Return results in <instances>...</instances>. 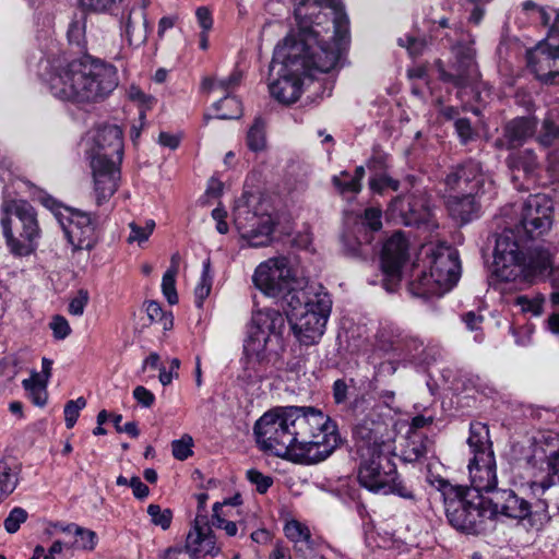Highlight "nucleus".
Here are the masks:
<instances>
[{
  "label": "nucleus",
  "instance_id": "1",
  "mask_svg": "<svg viewBox=\"0 0 559 559\" xmlns=\"http://www.w3.org/2000/svg\"><path fill=\"white\" fill-rule=\"evenodd\" d=\"M298 31L274 49L272 70L278 79L270 93L284 104L301 95L302 79L333 70L348 40V17L340 0H296Z\"/></svg>",
  "mask_w": 559,
  "mask_h": 559
},
{
  "label": "nucleus",
  "instance_id": "2",
  "mask_svg": "<svg viewBox=\"0 0 559 559\" xmlns=\"http://www.w3.org/2000/svg\"><path fill=\"white\" fill-rule=\"evenodd\" d=\"M258 447L296 463L316 464L340 445L337 427L329 416L313 407H275L254 424Z\"/></svg>",
  "mask_w": 559,
  "mask_h": 559
},
{
  "label": "nucleus",
  "instance_id": "3",
  "mask_svg": "<svg viewBox=\"0 0 559 559\" xmlns=\"http://www.w3.org/2000/svg\"><path fill=\"white\" fill-rule=\"evenodd\" d=\"M46 82L57 99L86 106L108 98L117 88L119 76L116 67L98 59L59 58L49 63Z\"/></svg>",
  "mask_w": 559,
  "mask_h": 559
},
{
  "label": "nucleus",
  "instance_id": "4",
  "mask_svg": "<svg viewBox=\"0 0 559 559\" xmlns=\"http://www.w3.org/2000/svg\"><path fill=\"white\" fill-rule=\"evenodd\" d=\"M355 435L359 440V485L372 493L412 498L388 455L395 439L393 428L383 420H365L356 427Z\"/></svg>",
  "mask_w": 559,
  "mask_h": 559
},
{
  "label": "nucleus",
  "instance_id": "5",
  "mask_svg": "<svg viewBox=\"0 0 559 559\" xmlns=\"http://www.w3.org/2000/svg\"><path fill=\"white\" fill-rule=\"evenodd\" d=\"M508 460L513 472L527 469L531 479L526 485L532 495H544L559 484V433L538 430L531 437L513 442Z\"/></svg>",
  "mask_w": 559,
  "mask_h": 559
},
{
  "label": "nucleus",
  "instance_id": "6",
  "mask_svg": "<svg viewBox=\"0 0 559 559\" xmlns=\"http://www.w3.org/2000/svg\"><path fill=\"white\" fill-rule=\"evenodd\" d=\"M91 168L94 178L96 204L107 202L118 188L119 165L123 155L122 131L118 126H99L88 132Z\"/></svg>",
  "mask_w": 559,
  "mask_h": 559
},
{
  "label": "nucleus",
  "instance_id": "7",
  "mask_svg": "<svg viewBox=\"0 0 559 559\" xmlns=\"http://www.w3.org/2000/svg\"><path fill=\"white\" fill-rule=\"evenodd\" d=\"M332 300L321 286H308L287 300V320L290 329L305 346L321 340L331 313Z\"/></svg>",
  "mask_w": 559,
  "mask_h": 559
},
{
  "label": "nucleus",
  "instance_id": "8",
  "mask_svg": "<svg viewBox=\"0 0 559 559\" xmlns=\"http://www.w3.org/2000/svg\"><path fill=\"white\" fill-rule=\"evenodd\" d=\"M424 266L416 269L409 292L416 297L441 296L459 281L461 264L456 250L451 247H426Z\"/></svg>",
  "mask_w": 559,
  "mask_h": 559
},
{
  "label": "nucleus",
  "instance_id": "9",
  "mask_svg": "<svg viewBox=\"0 0 559 559\" xmlns=\"http://www.w3.org/2000/svg\"><path fill=\"white\" fill-rule=\"evenodd\" d=\"M439 489L444 496L447 518L456 530L477 534L483 530L485 521L492 519L487 498L481 493L466 490L463 486H453L445 480H440Z\"/></svg>",
  "mask_w": 559,
  "mask_h": 559
},
{
  "label": "nucleus",
  "instance_id": "10",
  "mask_svg": "<svg viewBox=\"0 0 559 559\" xmlns=\"http://www.w3.org/2000/svg\"><path fill=\"white\" fill-rule=\"evenodd\" d=\"M3 210L2 231L9 252L17 258L31 255L41 234L34 207L24 200H11Z\"/></svg>",
  "mask_w": 559,
  "mask_h": 559
},
{
  "label": "nucleus",
  "instance_id": "11",
  "mask_svg": "<svg viewBox=\"0 0 559 559\" xmlns=\"http://www.w3.org/2000/svg\"><path fill=\"white\" fill-rule=\"evenodd\" d=\"M253 284L264 295L282 297L286 301L292 295H298L296 290V272L286 257L270 258L261 262L252 276Z\"/></svg>",
  "mask_w": 559,
  "mask_h": 559
},
{
  "label": "nucleus",
  "instance_id": "12",
  "mask_svg": "<svg viewBox=\"0 0 559 559\" xmlns=\"http://www.w3.org/2000/svg\"><path fill=\"white\" fill-rule=\"evenodd\" d=\"M525 257L512 230H504L496 240L490 283H520Z\"/></svg>",
  "mask_w": 559,
  "mask_h": 559
},
{
  "label": "nucleus",
  "instance_id": "13",
  "mask_svg": "<svg viewBox=\"0 0 559 559\" xmlns=\"http://www.w3.org/2000/svg\"><path fill=\"white\" fill-rule=\"evenodd\" d=\"M234 223L242 239L250 247H265L272 241L274 221L272 216L245 201L237 202L234 209Z\"/></svg>",
  "mask_w": 559,
  "mask_h": 559
},
{
  "label": "nucleus",
  "instance_id": "14",
  "mask_svg": "<svg viewBox=\"0 0 559 559\" xmlns=\"http://www.w3.org/2000/svg\"><path fill=\"white\" fill-rule=\"evenodd\" d=\"M58 223L74 250H91L96 245L97 222L91 214L64 209L63 212H58Z\"/></svg>",
  "mask_w": 559,
  "mask_h": 559
},
{
  "label": "nucleus",
  "instance_id": "15",
  "mask_svg": "<svg viewBox=\"0 0 559 559\" xmlns=\"http://www.w3.org/2000/svg\"><path fill=\"white\" fill-rule=\"evenodd\" d=\"M445 198L453 194H479L493 185L490 177L481 169L477 162L469 160L462 166L453 168L444 179Z\"/></svg>",
  "mask_w": 559,
  "mask_h": 559
},
{
  "label": "nucleus",
  "instance_id": "16",
  "mask_svg": "<svg viewBox=\"0 0 559 559\" xmlns=\"http://www.w3.org/2000/svg\"><path fill=\"white\" fill-rule=\"evenodd\" d=\"M552 201L546 194L530 195L522 209L521 226L528 237L546 233L552 223Z\"/></svg>",
  "mask_w": 559,
  "mask_h": 559
},
{
  "label": "nucleus",
  "instance_id": "17",
  "mask_svg": "<svg viewBox=\"0 0 559 559\" xmlns=\"http://www.w3.org/2000/svg\"><path fill=\"white\" fill-rule=\"evenodd\" d=\"M185 551L190 559L215 557L221 551L206 514H197L186 537Z\"/></svg>",
  "mask_w": 559,
  "mask_h": 559
},
{
  "label": "nucleus",
  "instance_id": "18",
  "mask_svg": "<svg viewBox=\"0 0 559 559\" xmlns=\"http://www.w3.org/2000/svg\"><path fill=\"white\" fill-rule=\"evenodd\" d=\"M453 53L455 61L452 66V72H447L443 68H440V78L455 86H465L476 82L479 79V71L475 61L476 51L474 47L472 45H456L453 47Z\"/></svg>",
  "mask_w": 559,
  "mask_h": 559
},
{
  "label": "nucleus",
  "instance_id": "19",
  "mask_svg": "<svg viewBox=\"0 0 559 559\" xmlns=\"http://www.w3.org/2000/svg\"><path fill=\"white\" fill-rule=\"evenodd\" d=\"M527 63L536 78L546 84H559V48L544 39L528 51Z\"/></svg>",
  "mask_w": 559,
  "mask_h": 559
},
{
  "label": "nucleus",
  "instance_id": "20",
  "mask_svg": "<svg viewBox=\"0 0 559 559\" xmlns=\"http://www.w3.org/2000/svg\"><path fill=\"white\" fill-rule=\"evenodd\" d=\"M407 241L401 233L392 235L383 245L381 269L388 290L391 289L389 282L396 283L401 278V269L407 258Z\"/></svg>",
  "mask_w": 559,
  "mask_h": 559
},
{
  "label": "nucleus",
  "instance_id": "21",
  "mask_svg": "<svg viewBox=\"0 0 559 559\" xmlns=\"http://www.w3.org/2000/svg\"><path fill=\"white\" fill-rule=\"evenodd\" d=\"M468 474L472 487H465L466 490L491 492L498 484L495 453L472 457Z\"/></svg>",
  "mask_w": 559,
  "mask_h": 559
},
{
  "label": "nucleus",
  "instance_id": "22",
  "mask_svg": "<svg viewBox=\"0 0 559 559\" xmlns=\"http://www.w3.org/2000/svg\"><path fill=\"white\" fill-rule=\"evenodd\" d=\"M550 278L552 287H559V270L555 269L552 255L547 250H537L525 260L520 283H535Z\"/></svg>",
  "mask_w": 559,
  "mask_h": 559
},
{
  "label": "nucleus",
  "instance_id": "23",
  "mask_svg": "<svg viewBox=\"0 0 559 559\" xmlns=\"http://www.w3.org/2000/svg\"><path fill=\"white\" fill-rule=\"evenodd\" d=\"M487 501L492 518L498 513L512 519H525L531 515L530 502L515 495L513 490H497Z\"/></svg>",
  "mask_w": 559,
  "mask_h": 559
},
{
  "label": "nucleus",
  "instance_id": "24",
  "mask_svg": "<svg viewBox=\"0 0 559 559\" xmlns=\"http://www.w3.org/2000/svg\"><path fill=\"white\" fill-rule=\"evenodd\" d=\"M396 206H400L401 213L405 217V224L407 225H427L431 227H437V225L432 222V210L430 206V200L425 194L419 195H411L406 199H396Z\"/></svg>",
  "mask_w": 559,
  "mask_h": 559
},
{
  "label": "nucleus",
  "instance_id": "25",
  "mask_svg": "<svg viewBox=\"0 0 559 559\" xmlns=\"http://www.w3.org/2000/svg\"><path fill=\"white\" fill-rule=\"evenodd\" d=\"M522 12L533 21H539L543 25H550L545 39L550 41V46L559 48V9H545L538 7L535 2L527 0L522 3Z\"/></svg>",
  "mask_w": 559,
  "mask_h": 559
},
{
  "label": "nucleus",
  "instance_id": "26",
  "mask_svg": "<svg viewBox=\"0 0 559 559\" xmlns=\"http://www.w3.org/2000/svg\"><path fill=\"white\" fill-rule=\"evenodd\" d=\"M284 533L293 543L294 550L300 558L308 559L311 557L313 551L311 534L305 524L296 520L287 521L284 525Z\"/></svg>",
  "mask_w": 559,
  "mask_h": 559
},
{
  "label": "nucleus",
  "instance_id": "27",
  "mask_svg": "<svg viewBox=\"0 0 559 559\" xmlns=\"http://www.w3.org/2000/svg\"><path fill=\"white\" fill-rule=\"evenodd\" d=\"M537 128V120L534 117H519L509 121L504 127V139L508 147H515L532 138Z\"/></svg>",
  "mask_w": 559,
  "mask_h": 559
},
{
  "label": "nucleus",
  "instance_id": "28",
  "mask_svg": "<svg viewBox=\"0 0 559 559\" xmlns=\"http://www.w3.org/2000/svg\"><path fill=\"white\" fill-rule=\"evenodd\" d=\"M284 317L275 309H261L252 313L251 323L248 330L261 331L266 335L276 336L284 328Z\"/></svg>",
  "mask_w": 559,
  "mask_h": 559
},
{
  "label": "nucleus",
  "instance_id": "29",
  "mask_svg": "<svg viewBox=\"0 0 559 559\" xmlns=\"http://www.w3.org/2000/svg\"><path fill=\"white\" fill-rule=\"evenodd\" d=\"M478 194H453L447 199V207L455 219L461 223L472 221L478 213L479 205L476 201Z\"/></svg>",
  "mask_w": 559,
  "mask_h": 559
},
{
  "label": "nucleus",
  "instance_id": "30",
  "mask_svg": "<svg viewBox=\"0 0 559 559\" xmlns=\"http://www.w3.org/2000/svg\"><path fill=\"white\" fill-rule=\"evenodd\" d=\"M273 338L261 331L248 330V336L243 344V352L248 359L263 362L269 359L270 344Z\"/></svg>",
  "mask_w": 559,
  "mask_h": 559
},
{
  "label": "nucleus",
  "instance_id": "31",
  "mask_svg": "<svg viewBox=\"0 0 559 559\" xmlns=\"http://www.w3.org/2000/svg\"><path fill=\"white\" fill-rule=\"evenodd\" d=\"M467 444L471 449L473 457L493 453L492 442L489 436L488 427L483 423H472L469 426V437Z\"/></svg>",
  "mask_w": 559,
  "mask_h": 559
},
{
  "label": "nucleus",
  "instance_id": "32",
  "mask_svg": "<svg viewBox=\"0 0 559 559\" xmlns=\"http://www.w3.org/2000/svg\"><path fill=\"white\" fill-rule=\"evenodd\" d=\"M242 80V73L239 70L233 71L227 78H205L202 81V90L207 93L221 92L224 95L231 94Z\"/></svg>",
  "mask_w": 559,
  "mask_h": 559
},
{
  "label": "nucleus",
  "instance_id": "33",
  "mask_svg": "<svg viewBox=\"0 0 559 559\" xmlns=\"http://www.w3.org/2000/svg\"><path fill=\"white\" fill-rule=\"evenodd\" d=\"M508 165L512 170L522 169L526 176H534L539 168L536 154L532 150L512 154L508 157Z\"/></svg>",
  "mask_w": 559,
  "mask_h": 559
},
{
  "label": "nucleus",
  "instance_id": "34",
  "mask_svg": "<svg viewBox=\"0 0 559 559\" xmlns=\"http://www.w3.org/2000/svg\"><path fill=\"white\" fill-rule=\"evenodd\" d=\"M138 16L139 19L135 23L131 15H129L124 25L126 36L131 45L143 44L146 40L148 34V22L145 12L139 11Z\"/></svg>",
  "mask_w": 559,
  "mask_h": 559
},
{
  "label": "nucleus",
  "instance_id": "35",
  "mask_svg": "<svg viewBox=\"0 0 559 559\" xmlns=\"http://www.w3.org/2000/svg\"><path fill=\"white\" fill-rule=\"evenodd\" d=\"M212 284L211 262L207 259L203 262L202 273L194 288V302L198 308H202L204 300L210 296Z\"/></svg>",
  "mask_w": 559,
  "mask_h": 559
},
{
  "label": "nucleus",
  "instance_id": "36",
  "mask_svg": "<svg viewBox=\"0 0 559 559\" xmlns=\"http://www.w3.org/2000/svg\"><path fill=\"white\" fill-rule=\"evenodd\" d=\"M216 118L218 119H236L241 115V104L231 94L224 95L214 104Z\"/></svg>",
  "mask_w": 559,
  "mask_h": 559
},
{
  "label": "nucleus",
  "instance_id": "37",
  "mask_svg": "<svg viewBox=\"0 0 559 559\" xmlns=\"http://www.w3.org/2000/svg\"><path fill=\"white\" fill-rule=\"evenodd\" d=\"M145 311L152 323H157L164 331H169L174 326V317L170 311H165L160 304L151 300L145 302Z\"/></svg>",
  "mask_w": 559,
  "mask_h": 559
},
{
  "label": "nucleus",
  "instance_id": "38",
  "mask_svg": "<svg viewBox=\"0 0 559 559\" xmlns=\"http://www.w3.org/2000/svg\"><path fill=\"white\" fill-rule=\"evenodd\" d=\"M247 145L253 152L263 151L266 146L265 124L257 118L247 133Z\"/></svg>",
  "mask_w": 559,
  "mask_h": 559
},
{
  "label": "nucleus",
  "instance_id": "39",
  "mask_svg": "<svg viewBox=\"0 0 559 559\" xmlns=\"http://www.w3.org/2000/svg\"><path fill=\"white\" fill-rule=\"evenodd\" d=\"M21 465L16 462L2 466V495H10L20 481Z\"/></svg>",
  "mask_w": 559,
  "mask_h": 559
},
{
  "label": "nucleus",
  "instance_id": "40",
  "mask_svg": "<svg viewBox=\"0 0 559 559\" xmlns=\"http://www.w3.org/2000/svg\"><path fill=\"white\" fill-rule=\"evenodd\" d=\"M545 301V296L542 294H536L533 297L522 295L516 297L515 305L521 308L522 312L531 313L534 317H538L544 311Z\"/></svg>",
  "mask_w": 559,
  "mask_h": 559
},
{
  "label": "nucleus",
  "instance_id": "41",
  "mask_svg": "<svg viewBox=\"0 0 559 559\" xmlns=\"http://www.w3.org/2000/svg\"><path fill=\"white\" fill-rule=\"evenodd\" d=\"M427 453V442L415 432L411 433L407 438L404 456L405 460L412 462L417 461Z\"/></svg>",
  "mask_w": 559,
  "mask_h": 559
},
{
  "label": "nucleus",
  "instance_id": "42",
  "mask_svg": "<svg viewBox=\"0 0 559 559\" xmlns=\"http://www.w3.org/2000/svg\"><path fill=\"white\" fill-rule=\"evenodd\" d=\"M130 234L127 238L129 243L136 242L139 246L146 242L152 235L155 228V222L153 219H148L145 222L144 226H140L136 223L132 222L129 224Z\"/></svg>",
  "mask_w": 559,
  "mask_h": 559
},
{
  "label": "nucleus",
  "instance_id": "43",
  "mask_svg": "<svg viewBox=\"0 0 559 559\" xmlns=\"http://www.w3.org/2000/svg\"><path fill=\"white\" fill-rule=\"evenodd\" d=\"M332 182L341 194H357L361 190V183L357 182V179H354L347 171H341L338 175L333 176Z\"/></svg>",
  "mask_w": 559,
  "mask_h": 559
},
{
  "label": "nucleus",
  "instance_id": "44",
  "mask_svg": "<svg viewBox=\"0 0 559 559\" xmlns=\"http://www.w3.org/2000/svg\"><path fill=\"white\" fill-rule=\"evenodd\" d=\"M147 513L151 522L163 530H168L173 520V512L169 509H162L158 504H150Z\"/></svg>",
  "mask_w": 559,
  "mask_h": 559
},
{
  "label": "nucleus",
  "instance_id": "45",
  "mask_svg": "<svg viewBox=\"0 0 559 559\" xmlns=\"http://www.w3.org/2000/svg\"><path fill=\"white\" fill-rule=\"evenodd\" d=\"M27 518H28V513L25 509H23L21 507L13 508L9 512L8 516L4 519L3 524H4L5 531L9 534L16 533L20 530L21 524L26 522Z\"/></svg>",
  "mask_w": 559,
  "mask_h": 559
},
{
  "label": "nucleus",
  "instance_id": "46",
  "mask_svg": "<svg viewBox=\"0 0 559 559\" xmlns=\"http://www.w3.org/2000/svg\"><path fill=\"white\" fill-rule=\"evenodd\" d=\"M221 510H222V504L219 502L214 503V506H213V515H212V524L215 527L225 531V533L228 536H235L237 534V532H238V527H237L236 522L229 521V520L225 519L223 516V514L221 513Z\"/></svg>",
  "mask_w": 559,
  "mask_h": 559
},
{
  "label": "nucleus",
  "instance_id": "47",
  "mask_svg": "<svg viewBox=\"0 0 559 559\" xmlns=\"http://www.w3.org/2000/svg\"><path fill=\"white\" fill-rule=\"evenodd\" d=\"M559 140V124L554 123L550 119H545L542 131L537 136V141L543 146H551Z\"/></svg>",
  "mask_w": 559,
  "mask_h": 559
},
{
  "label": "nucleus",
  "instance_id": "48",
  "mask_svg": "<svg viewBox=\"0 0 559 559\" xmlns=\"http://www.w3.org/2000/svg\"><path fill=\"white\" fill-rule=\"evenodd\" d=\"M86 405L84 397H78L76 400L69 401L64 406V421L67 428H72L80 415L81 409Z\"/></svg>",
  "mask_w": 559,
  "mask_h": 559
},
{
  "label": "nucleus",
  "instance_id": "49",
  "mask_svg": "<svg viewBox=\"0 0 559 559\" xmlns=\"http://www.w3.org/2000/svg\"><path fill=\"white\" fill-rule=\"evenodd\" d=\"M193 440L189 435L171 442L173 455L180 461L188 459L192 454Z\"/></svg>",
  "mask_w": 559,
  "mask_h": 559
},
{
  "label": "nucleus",
  "instance_id": "50",
  "mask_svg": "<svg viewBox=\"0 0 559 559\" xmlns=\"http://www.w3.org/2000/svg\"><path fill=\"white\" fill-rule=\"evenodd\" d=\"M90 300V295L86 289H80L74 297L70 299L68 312L74 317H81L84 313L85 307Z\"/></svg>",
  "mask_w": 559,
  "mask_h": 559
},
{
  "label": "nucleus",
  "instance_id": "51",
  "mask_svg": "<svg viewBox=\"0 0 559 559\" xmlns=\"http://www.w3.org/2000/svg\"><path fill=\"white\" fill-rule=\"evenodd\" d=\"M247 479L255 486L259 493H265L273 485V478L271 476L264 475L254 468L247 471Z\"/></svg>",
  "mask_w": 559,
  "mask_h": 559
},
{
  "label": "nucleus",
  "instance_id": "52",
  "mask_svg": "<svg viewBox=\"0 0 559 559\" xmlns=\"http://www.w3.org/2000/svg\"><path fill=\"white\" fill-rule=\"evenodd\" d=\"M68 39L71 44L82 46L85 41V20L83 17L73 20L68 28Z\"/></svg>",
  "mask_w": 559,
  "mask_h": 559
},
{
  "label": "nucleus",
  "instance_id": "53",
  "mask_svg": "<svg viewBox=\"0 0 559 559\" xmlns=\"http://www.w3.org/2000/svg\"><path fill=\"white\" fill-rule=\"evenodd\" d=\"M176 276L170 273H164L162 278V292L170 305H176L179 300L176 289Z\"/></svg>",
  "mask_w": 559,
  "mask_h": 559
},
{
  "label": "nucleus",
  "instance_id": "54",
  "mask_svg": "<svg viewBox=\"0 0 559 559\" xmlns=\"http://www.w3.org/2000/svg\"><path fill=\"white\" fill-rule=\"evenodd\" d=\"M369 186L373 192L381 194L386 189L396 191L399 189V181L386 175H381L371 178L369 181Z\"/></svg>",
  "mask_w": 559,
  "mask_h": 559
},
{
  "label": "nucleus",
  "instance_id": "55",
  "mask_svg": "<svg viewBox=\"0 0 559 559\" xmlns=\"http://www.w3.org/2000/svg\"><path fill=\"white\" fill-rule=\"evenodd\" d=\"M49 326L56 340H64L72 332L68 320L62 316L52 317Z\"/></svg>",
  "mask_w": 559,
  "mask_h": 559
},
{
  "label": "nucleus",
  "instance_id": "56",
  "mask_svg": "<svg viewBox=\"0 0 559 559\" xmlns=\"http://www.w3.org/2000/svg\"><path fill=\"white\" fill-rule=\"evenodd\" d=\"M462 320L465 323L466 328L469 331H476L474 338L477 343H481L484 341V334L478 332L481 328L484 318L481 314H477L473 311L466 312L462 316Z\"/></svg>",
  "mask_w": 559,
  "mask_h": 559
},
{
  "label": "nucleus",
  "instance_id": "57",
  "mask_svg": "<svg viewBox=\"0 0 559 559\" xmlns=\"http://www.w3.org/2000/svg\"><path fill=\"white\" fill-rule=\"evenodd\" d=\"M24 390L28 393V396L36 406L43 407L46 405L48 400L47 385L41 383L37 386H31L28 383H25Z\"/></svg>",
  "mask_w": 559,
  "mask_h": 559
},
{
  "label": "nucleus",
  "instance_id": "58",
  "mask_svg": "<svg viewBox=\"0 0 559 559\" xmlns=\"http://www.w3.org/2000/svg\"><path fill=\"white\" fill-rule=\"evenodd\" d=\"M381 216L382 212L380 209H366L362 216V224L368 226L372 231H377L382 227Z\"/></svg>",
  "mask_w": 559,
  "mask_h": 559
},
{
  "label": "nucleus",
  "instance_id": "59",
  "mask_svg": "<svg viewBox=\"0 0 559 559\" xmlns=\"http://www.w3.org/2000/svg\"><path fill=\"white\" fill-rule=\"evenodd\" d=\"M75 534L81 537V546L83 549L93 550L97 544V535L94 531L75 526Z\"/></svg>",
  "mask_w": 559,
  "mask_h": 559
},
{
  "label": "nucleus",
  "instance_id": "60",
  "mask_svg": "<svg viewBox=\"0 0 559 559\" xmlns=\"http://www.w3.org/2000/svg\"><path fill=\"white\" fill-rule=\"evenodd\" d=\"M134 400L143 407H151L155 402V395L143 385H138L133 390Z\"/></svg>",
  "mask_w": 559,
  "mask_h": 559
},
{
  "label": "nucleus",
  "instance_id": "61",
  "mask_svg": "<svg viewBox=\"0 0 559 559\" xmlns=\"http://www.w3.org/2000/svg\"><path fill=\"white\" fill-rule=\"evenodd\" d=\"M195 16L202 31L210 32L213 26V19L210 10L206 7H200L195 11Z\"/></svg>",
  "mask_w": 559,
  "mask_h": 559
},
{
  "label": "nucleus",
  "instance_id": "62",
  "mask_svg": "<svg viewBox=\"0 0 559 559\" xmlns=\"http://www.w3.org/2000/svg\"><path fill=\"white\" fill-rule=\"evenodd\" d=\"M348 390H349V386L347 385V383L344 380H342V379L336 380L333 384L334 401L337 404L346 402V400L348 397Z\"/></svg>",
  "mask_w": 559,
  "mask_h": 559
},
{
  "label": "nucleus",
  "instance_id": "63",
  "mask_svg": "<svg viewBox=\"0 0 559 559\" xmlns=\"http://www.w3.org/2000/svg\"><path fill=\"white\" fill-rule=\"evenodd\" d=\"M129 98L133 102H138L141 104L145 109L151 107L152 104V97L147 96L145 93H143L139 87L131 86L128 92Z\"/></svg>",
  "mask_w": 559,
  "mask_h": 559
},
{
  "label": "nucleus",
  "instance_id": "64",
  "mask_svg": "<svg viewBox=\"0 0 559 559\" xmlns=\"http://www.w3.org/2000/svg\"><path fill=\"white\" fill-rule=\"evenodd\" d=\"M547 171L554 180L559 181V152H551L548 154Z\"/></svg>",
  "mask_w": 559,
  "mask_h": 559
}]
</instances>
